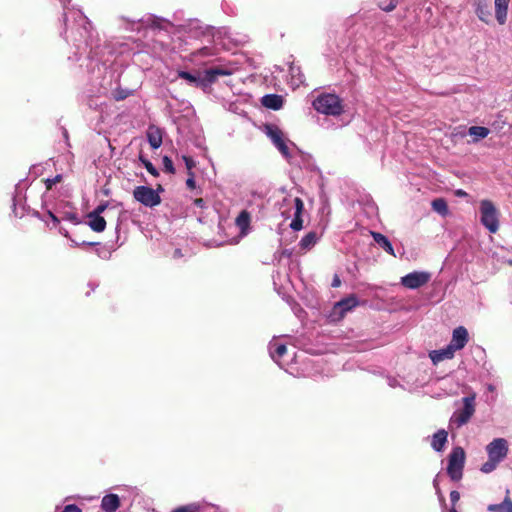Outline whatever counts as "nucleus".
I'll use <instances>...</instances> for the list:
<instances>
[{
	"label": "nucleus",
	"mask_w": 512,
	"mask_h": 512,
	"mask_svg": "<svg viewBox=\"0 0 512 512\" xmlns=\"http://www.w3.org/2000/svg\"><path fill=\"white\" fill-rule=\"evenodd\" d=\"M59 1L64 11V31L61 34L67 43L76 48L75 55L88 53V71L96 80L104 75L99 84L106 90L108 69L118 56L129 52V44L118 39L105 42L103 45L98 44V35L84 13L80 9L70 7V0Z\"/></svg>",
	"instance_id": "obj_1"
},
{
	"label": "nucleus",
	"mask_w": 512,
	"mask_h": 512,
	"mask_svg": "<svg viewBox=\"0 0 512 512\" xmlns=\"http://www.w3.org/2000/svg\"><path fill=\"white\" fill-rule=\"evenodd\" d=\"M118 27L124 31L141 33L144 30L150 29L153 32L171 33L175 27L169 19L156 16L154 14H146L141 18H129L120 16L117 18Z\"/></svg>",
	"instance_id": "obj_2"
},
{
	"label": "nucleus",
	"mask_w": 512,
	"mask_h": 512,
	"mask_svg": "<svg viewBox=\"0 0 512 512\" xmlns=\"http://www.w3.org/2000/svg\"><path fill=\"white\" fill-rule=\"evenodd\" d=\"M488 460L482 464L483 473H491L507 457L509 451L508 441L505 438H495L485 447Z\"/></svg>",
	"instance_id": "obj_3"
},
{
	"label": "nucleus",
	"mask_w": 512,
	"mask_h": 512,
	"mask_svg": "<svg viewBox=\"0 0 512 512\" xmlns=\"http://www.w3.org/2000/svg\"><path fill=\"white\" fill-rule=\"evenodd\" d=\"M280 210L284 217H292L290 228L293 231H300L303 228L302 213L304 210V203L299 197H284Z\"/></svg>",
	"instance_id": "obj_4"
},
{
	"label": "nucleus",
	"mask_w": 512,
	"mask_h": 512,
	"mask_svg": "<svg viewBox=\"0 0 512 512\" xmlns=\"http://www.w3.org/2000/svg\"><path fill=\"white\" fill-rule=\"evenodd\" d=\"M312 105L316 111L325 115L339 116L343 112L342 100L336 94H320Z\"/></svg>",
	"instance_id": "obj_5"
},
{
	"label": "nucleus",
	"mask_w": 512,
	"mask_h": 512,
	"mask_svg": "<svg viewBox=\"0 0 512 512\" xmlns=\"http://www.w3.org/2000/svg\"><path fill=\"white\" fill-rule=\"evenodd\" d=\"M479 210L481 224L490 233H496L499 229V214L493 202L488 199L481 200Z\"/></svg>",
	"instance_id": "obj_6"
},
{
	"label": "nucleus",
	"mask_w": 512,
	"mask_h": 512,
	"mask_svg": "<svg viewBox=\"0 0 512 512\" xmlns=\"http://www.w3.org/2000/svg\"><path fill=\"white\" fill-rule=\"evenodd\" d=\"M463 407L457 409L450 418V425L460 428L467 424L475 413V395L462 398Z\"/></svg>",
	"instance_id": "obj_7"
},
{
	"label": "nucleus",
	"mask_w": 512,
	"mask_h": 512,
	"mask_svg": "<svg viewBox=\"0 0 512 512\" xmlns=\"http://www.w3.org/2000/svg\"><path fill=\"white\" fill-rule=\"evenodd\" d=\"M465 451L462 447H454L448 456L447 473L451 480H460L463 475Z\"/></svg>",
	"instance_id": "obj_8"
},
{
	"label": "nucleus",
	"mask_w": 512,
	"mask_h": 512,
	"mask_svg": "<svg viewBox=\"0 0 512 512\" xmlns=\"http://www.w3.org/2000/svg\"><path fill=\"white\" fill-rule=\"evenodd\" d=\"M133 197L137 202L149 208H154L161 203V196L158 191L145 185L135 187Z\"/></svg>",
	"instance_id": "obj_9"
},
{
	"label": "nucleus",
	"mask_w": 512,
	"mask_h": 512,
	"mask_svg": "<svg viewBox=\"0 0 512 512\" xmlns=\"http://www.w3.org/2000/svg\"><path fill=\"white\" fill-rule=\"evenodd\" d=\"M431 274L426 271H413L401 277L400 284L408 289H418L429 282Z\"/></svg>",
	"instance_id": "obj_10"
},
{
	"label": "nucleus",
	"mask_w": 512,
	"mask_h": 512,
	"mask_svg": "<svg viewBox=\"0 0 512 512\" xmlns=\"http://www.w3.org/2000/svg\"><path fill=\"white\" fill-rule=\"evenodd\" d=\"M177 31L188 34L192 38L204 35L205 29L197 19H190L186 23L177 26Z\"/></svg>",
	"instance_id": "obj_11"
},
{
	"label": "nucleus",
	"mask_w": 512,
	"mask_h": 512,
	"mask_svg": "<svg viewBox=\"0 0 512 512\" xmlns=\"http://www.w3.org/2000/svg\"><path fill=\"white\" fill-rule=\"evenodd\" d=\"M359 304V301L355 295H349L346 298L341 299L335 303L333 307V314L338 315L339 318L343 317L345 313L351 311Z\"/></svg>",
	"instance_id": "obj_12"
},
{
	"label": "nucleus",
	"mask_w": 512,
	"mask_h": 512,
	"mask_svg": "<svg viewBox=\"0 0 512 512\" xmlns=\"http://www.w3.org/2000/svg\"><path fill=\"white\" fill-rule=\"evenodd\" d=\"M468 342V332L463 326H459L453 330L452 339L448 344L456 352L465 347Z\"/></svg>",
	"instance_id": "obj_13"
},
{
	"label": "nucleus",
	"mask_w": 512,
	"mask_h": 512,
	"mask_svg": "<svg viewBox=\"0 0 512 512\" xmlns=\"http://www.w3.org/2000/svg\"><path fill=\"white\" fill-rule=\"evenodd\" d=\"M268 350L272 360L276 362L281 368H283L281 359L287 353L286 345L273 340L269 343Z\"/></svg>",
	"instance_id": "obj_14"
},
{
	"label": "nucleus",
	"mask_w": 512,
	"mask_h": 512,
	"mask_svg": "<svg viewBox=\"0 0 512 512\" xmlns=\"http://www.w3.org/2000/svg\"><path fill=\"white\" fill-rule=\"evenodd\" d=\"M370 234L374 240V242L383 249L386 253L389 255L396 257L395 250L393 248V245L391 241L382 233L376 232V231H370Z\"/></svg>",
	"instance_id": "obj_15"
},
{
	"label": "nucleus",
	"mask_w": 512,
	"mask_h": 512,
	"mask_svg": "<svg viewBox=\"0 0 512 512\" xmlns=\"http://www.w3.org/2000/svg\"><path fill=\"white\" fill-rule=\"evenodd\" d=\"M455 351L447 345L444 348L438 349V350H432L429 352V358L433 362V364H438L439 362L446 360V359H452L454 357Z\"/></svg>",
	"instance_id": "obj_16"
},
{
	"label": "nucleus",
	"mask_w": 512,
	"mask_h": 512,
	"mask_svg": "<svg viewBox=\"0 0 512 512\" xmlns=\"http://www.w3.org/2000/svg\"><path fill=\"white\" fill-rule=\"evenodd\" d=\"M120 507V498L117 494H107L102 498L101 509L104 512H115Z\"/></svg>",
	"instance_id": "obj_17"
},
{
	"label": "nucleus",
	"mask_w": 512,
	"mask_h": 512,
	"mask_svg": "<svg viewBox=\"0 0 512 512\" xmlns=\"http://www.w3.org/2000/svg\"><path fill=\"white\" fill-rule=\"evenodd\" d=\"M448 433L444 429H440L432 435L431 447L436 452H441L447 443Z\"/></svg>",
	"instance_id": "obj_18"
},
{
	"label": "nucleus",
	"mask_w": 512,
	"mask_h": 512,
	"mask_svg": "<svg viewBox=\"0 0 512 512\" xmlns=\"http://www.w3.org/2000/svg\"><path fill=\"white\" fill-rule=\"evenodd\" d=\"M510 0H494L495 16L499 24H505L507 20L508 5Z\"/></svg>",
	"instance_id": "obj_19"
},
{
	"label": "nucleus",
	"mask_w": 512,
	"mask_h": 512,
	"mask_svg": "<svg viewBox=\"0 0 512 512\" xmlns=\"http://www.w3.org/2000/svg\"><path fill=\"white\" fill-rule=\"evenodd\" d=\"M321 234L316 231H310L305 236H303L299 242V247L301 250L308 251L313 248L316 243L320 240Z\"/></svg>",
	"instance_id": "obj_20"
},
{
	"label": "nucleus",
	"mask_w": 512,
	"mask_h": 512,
	"mask_svg": "<svg viewBox=\"0 0 512 512\" xmlns=\"http://www.w3.org/2000/svg\"><path fill=\"white\" fill-rule=\"evenodd\" d=\"M251 216L247 210H242L239 215L236 217L235 223L237 227L240 229V235L246 236L248 234L249 226H250Z\"/></svg>",
	"instance_id": "obj_21"
},
{
	"label": "nucleus",
	"mask_w": 512,
	"mask_h": 512,
	"mask_svg": "<svg viewBox=\"0 0 512 512\" xmlns=\"http://www.w3.org/2000/svg\"><path fill=\"white\" fill-rule=\"evenodd\" d=\"M262 105L272 110H278L283 105V98L277 94H266L262 97Z\"/></svg>",
	"instance_id": "obj_22"
},
{
	"label": "nucleus",
	"mask_w": 512,
	"mask_h": 512,
	"mask_svg": "<svg viewBox=\"0 0 512 512\" xmlns=\"http://www.w3.org/2000/svg\"><path fill=\"white\" fill-rule=\"evenodd\" d=\"M489 512H512V500L509 497V489H506V496L499 504H490L487 507Z\"/></svg>",
	"instance_id": "obj_23"
},
{
	"label": "nucleus",
	"mask_w": 512,
	"mask_h": 512,
	"mask_svg": "<svg viewBox=\"0 0 512 512\" xmlns=\"http://www.w3.org/2000/svg\"><path fill=\"white\" fill-rule=\"evenodd\" d=\"M289 75L291 78V85L296 88L304 83V75L301 72L300 67L291 65L289 67Z\"/></svg>",
	"instance_id": "obj_24"
},
{
	"label": "nucleus",
	"mask_w": 512,
	"mask_h": 512,
	"mask_svg": "<svg viewBox=\"0 0 512 512\" xmlns=\"http://www.w3.org/2000/svg\"><path fill=\"white\" fill-rule=\"evenodd\" d=\"M89 226L95 232H102L106 228V221L101 215L89 214Z\"/></svg>",
	"instance_id": "obj_25"
},
{
	"label": "nucleus",
	"mask_w": 512,
	"mask_h": 512,
	"mask_svg": "<svg viewBox=\"0 0 512 512\" xmlns=\"http://www.w3.org/2000/svg\"><path fill=\"white\" fill-rule=\"evenodd\" d=\"M231 71L221 67H214L205 71V78L208 82H214L218 76L230 75Z\"/></svg>",
	"instance_id": "obj_26"
},
{
	"label": "nucleus",
	"mask_w": 512,
	"mask_h": 512,
	"mask_svg": "<svg viewBox=\"0 0 512 512\" xmlns=\"http://www.w3.org/2000/svg\"><path fill=\"white\" fill-rule=\"evenodd\" d=\"M147 138L153 149H158L162 145V134L158 129L150 128L147 132Z\"/></svg>",
	"instance_id": "obj_27"
},
{
	"label": "nucleus",
	"mask_w": 512,
	"mask_h": 512,
	"mask_svg": "<svg viewBox=\"0 0 512 512\" xmlns=\"http://www.w3.org/2000/svg\"><path fill=\"white\" fill-rule=\"evenodd\" d=\"M476 14L481 21L487 24L491 21V11L486 3H483L481 1L478 2L476 7Z\"/></svg>",
	"instance_id": "obj_28"
},
{
	"label": "nucleus",
	"mask_w": 512,
	"mask_h": 512,
	"mask_svg": "<svg viewBox=\"0 0 512 512\" xmlns=\"http://www.w3.org/2000/svg\"><path fill=\"white\" fill-rule=\"evenodd\" d=\"M433 211L438 213L439 215L445 217L449 213L448 205L445 199L443 198H436L431 203Z\"/></svg>",
	"instance_id": "obj_29"
},
{
	"label": "nucleus",
	"mask_w": 512,
	"mask_h": 512,
	"mask_svg": "<svg viewBox=\"0 0 512 512\" xmlns=\"http://www.w3.org/2000/svg\"><path fill=\"white\" fill-rule=\"evenodd\" d=\"M489 132V129L483 126H471L468 130L469 135L474 137V142L487 137Z\"/></svg>",
	"instance_id": "obj_30"
},
{
	"label": "nucleus",
	"mask_w": 512,
	"mask_h": 512,
	"mask_svg": "<svg viewBox=\"0 0 512 512\" xmlns=\"http://www.w3.org/2000/svg\"><path fill=\"white\" fill-rule=\"evenodd\" d=\"M264 132L271 141L277 140V138L283 135L282 130L275 124H266Z\"/></svg>",
	"instance_id": "obj_31"
},
{
	"label": "nucleus",
	"mask_w": 512,
	"mask_h": 512,
	"mask_svg": "<svg viewBox=\"0 0 512 512\" xmlns=\"http://www.w3.org/2000/svg\"><path fill=\"white\" fill-rule=\"evenodd\" d=\"M272 143L285 158L288 159L290 157L288 143L285 141L284 135H281L277 140L272 141Z\"/></svg>",
	"instance_id": "obj_32"
},
{
	"label": "nucleus",
	"mask_w": 512,
	"mask_h": 512,
	"mask_svg": "<svg viewBox=\"0 0 512 512\" xmlns=\"http://www.w3.org/2000/svg\"><path fill=\"white\" fill-rule=\"evenodd\" d=\"M178 75H179V77H180L181 79H184V80H186V81H188V82H190V83H193V84H195V85H199V84H200V82H201V81H200V79H199V77H198L197 75L192 74V73L187 72V71H180V72L178 73Z\"/></svg>",
	"instance_id": "obj_33"
},
{
	"label": "nucleus",
	"mask_w": 512,
	"mask_h": 512,
	"mask_svg": "<svg viewBox=\"0 0 512 512\" xmlns=\"http://www.w3.org/2000/svg\"><path fill=\"white\" fill-rule=\"evenodd\" d=\"M140 161L143 163L144 167L151 175H153L154 177H157L159 175L157 168L152 164L151 161L142 156H140Z\"/></svg>",
	"instance_id": "obj_34"
},
{
	"label": "nucleus",
	"mask_w": 512,
	"mask_h": 512,
	"mask_svg": "<svg viewBox=\"0 0 512 512\" xmlns=\"http://www.w3.org/2000/svg\"><path fill=\"white\" fill-rule=\"evenodd\" d=\"M21 198L18 194L13 197V213L16 217H22L24 215L25 207H21V212H19L18 206L20 205Z\"/></svg>",
	"instance_id": "obj_35"
},
{
	"label": "nucleus",
	"mask_w": 512,
	"mask_h": 512,
	"mask_svg": "<svg viewBox=\"0 0 512 512\" xmlns=\"http://www.w3.org/2000/svg\"><path fill=\"white\" fill-rule=\"evenodd\" d=\"M199 510V505L196 503H191L188 505L180 506L171 512H197Z\"/></svg>",
	"instance_id": "obj_36"
},
{
	"label": "nucleus",
	"mask_w": 512,
	"mask_h": 512,
	"mask_svg": "<svg viewBox=\"0 0 512 512\" xmlns=\"http://www.w3.org/2000/svg\"><path fill=\"white\" fill-rule=\"evenodd\" d=\"M396 6H397L396 0H390L387 4L383 3V2L379 3V8L385 12H390V11L394 10L396 8Z\"/></svg>",
	"instance_id": "obj_37"
},
{
	"label": "nucleus",
	"mask_w": 512,
	"mask_h": 512,
	"mask_svg": "<svg viewBox=\"0 0 512 512\" xmlns=\"http://www.w3.org/2000/svg\"><path fill=\"white\" fill-rule=\"evenodd\" d=\"M62 219L66 220V221H69V222H71L73 224H78L79 223V217H78L77 213H75V212H66L62 216Z\"/></svg>",
	"instance_id": "obj_38"
},
{
	"label": "nucleus",
	"mask_w": 512,
	"mask_h": 512,
	"mask_svg": "<svg viewBox=\"0 0 512 512\" xmlns=\"http://www.w3.org/2000/svg\"><path fill=\"white\" fill-rule=\"evenodd\" d=\"M433 483H434V488H435L439 503L442 506V508H445L446 507L445 497H444L443 493L441 492V489L439 487V482H433Z\"/></svg>",
	"instance_id": "obj_39"
},
{
	"label": "nucleus",
	"mask_w": 512,
	"mask_h": 512,
	"mask_svg": "<svg viewBox=\"0 0 512 512\" xmlns=\"http://www.w3.org/2000/svg\"><path fill=\"white\" fill-rule=\"evenodd\" d=\"M163 164H164L165 171H167L168 173H171V174L174 173V171H175L174 165H173L172 160L169 157L165 156L163 158Z\"/></svg>",
	"instance_id": "obj_40"
},
{
	"label": "nucleus",
	"mask_w": 512,
	"mask_h": 512,
	"mask_svg": "<svg viewBox=\"0 0 512 512\" xmlns=\"http://www.w3.org/2000/svg\"><path fill=\"white\" fill-rule=\"evenodd\" d=\"M61 179H62V175H60V174L56 175L53 178L46 179L45 183H46L47 189H51L52 186L55 185L56 183L60 182Z\"/></svg>",
	"instance_id": "obj_41"
},
{
	"label": "nucleus",
	"mask_w": 512,
	"mask_h": 512,
	"mask_svg": "<svg viewBox=\"0 0 512 512\" xmlns=\"http://www.w3.org/2000/svg\"><path fill=\"white\" fill-rule=\"evenodd\" d=\"M60 512H82V509L76 504H67Z\"/></svg>",
	"instance_id": "obj_42"
},
{
	"label": "nucleus",
	"mask_w": 512,
	"mask_h": 512,
	"mask_svg": "<svg viewBox=\"0 0 512 512\" xmlns=\"http://www.w3.org/2000/svg\"><path fill=\"white\" fill-rule=\"evenodd\" d=\"M459 499H460V493L456 490H452L450 492V502H451L452 507L456 506Z\"/></svg>",
	"instance_id": "obj_43"
},
{
	"label": "nucleus",
	"mask_w": 512,
	"mask_h": 512,
	"mask_svg": "<svg viewBox=\"0 0 512 512\" xmlns=\"http://www.w3.org/2000/svg\"><path fill=\"white\" fill-rule=\"evenodd\" d=\"M107 206V203H102L98 205L90 214L101 215L106 210Z\"/></svg>",
	"instance_id": "obj_44"
},
{
	"label": "nucleus",
	"mask_w": 512,
	"mask_h": 512,
	"mask_svg": "<svg viewBox=\"0 0 512 512\" xmlns=\"http://www.w3.org/2000/svg\"><path fill=\"white\" fill-rule=\"evenodd\" d=\"M195 55H197V56H209V55H211V53H210V48H208V47H203V48L199 49V50L195 53Z\"/></svg>",
	"instance_id": "obj_45"
},
{
	"label": "nucleus",
	"mask_w": 512,
	"mask_h": 512,
	"mask_svg": "<svg viewBox=\"0 0 512 512\" xmlns=\"http://www.w3.org/2000/svg\"><path fill=\"white\" fill-rule=\"evenodd\" d=\"M47 215L52 220L54 226L59 224L60 219L52 211L48 210Z\"/></svg>",
	"instance_id": "obj_46"
},
{
	"label": "nucleus",
	"mask_w": 512,
	"mask_h": 512,
	"mask_svg": "<svg viewBox=\"0 0 512 512\" xmlns=\"http://www.w3.org/2000/svg\"><path fill=\"white\" fill-rule=\"evenodd\" d=\"M186 185L189 189H194L196 187V182L193 177V174L190 175V177L186 180Z\"/></svg>",
	"instance_id": "obj_47"
},
{
	"label": "nucleus",
	"mask_w": 512,
	"mask_h": 512,
	"mask_svg": "<svg viewBox=\"0 0 512 512\" xmlns=\"http://www.w3.org/2000/svg\"><path fill=\"white\" fill-rule=\"evenodd\" d=\"M387 383L392 388H396V387L400 386L398 380L395 377H388Z\"/></svg>",
	"instance_id": "obj_48"
},
{
	"label": "nucleus",
	"mask_w": 512,
	"mask_h": 512,
	"mask_svg": "<svg viewBox=\"0 0 512 512\" xmlns=\"http://www.w3.org/2000/svg\"><path fill=\"white\" fill-rule=\"evenodd\" d=\"M187 169L191 170L194 167V161L187 156H183Z\"/></svg>",
	"instance_id": "obj_49"
},
{
	"label": "nucleus",
	"mask_w": 512,
	"mask_h": 512,
	"mask_svg": "<svg viewBox=\"0 0 512 512\" xmlns=\"http://www.w3.org/2000/svg\"><path fill=\"white\" fill-rule=\"evenodd\" d=\"M341 284V281L339 279V277L336 275L333 280H332V287H339Z\"/></svg>",
	"instance_id": "obj_50"
},
{
	"label": "nucleus",
	"mask_w": 512,
	"mask_h": 512,
	"mask_svg": "<svg viewBox=\"0 0 512 512\" xmlns=\"http://www.w3.org/2000/svg\"><path fill=\"white\" fill-rule=\"evenodd\" d=\"M456 195H457L458 197H465V196H467L468 194H467L464 190L459 189V190H457V191H456Z\"/></svg>",
	"instance_id": "obj_51"
},
{
	"label": "nucleus",
	"mask_w": 512,
	"mask_h": 512,
	"mask_svg": "<svg viewBox=\"0 0 512 512\" xmlns=\"http://www.w3.org/2000/svg\"><path fill=\"white\" fill-rule=\"evenodd\" d=\"M203 203H204V201H203V199H202V198H199V199H196V200H195V204H196L197 206H199V207H202V206H203Z\"/></svg>",
	"instance_id": "obj_52"
},
{
	"label": "nucleus",
	"mask_w": 512,
	"mask_h": 512,
	"mask_svg": "<svg viewBox=\"0 0 512 512\" xmlns=\"http://www.w3.org/2000/svg\"><path fill=\"white\" fill-rule=\"evenodd\" d=\"M32 215L38 219L44 220L38 211L33 210Z\"/></svg>",
	"instance_id": "obj_53"
},
{
	"label": "nucleus",
	"mask_w": 512,
	"mask_h": 512,
	"mask_svg": "<svg viewBox=\"0 0 512 512\" xmlns=\"http://www.w3.org/2000/svg\"><path fill=\"white\" fill-rule=\"evenodd\" d=\"M155 190H157L158 194L160 195V193L164 191V188L161 185H158V187Z\"/></svg>",
	"instance_id": "obj_54"
},
{
	"label": "nucleus",
	"mask_w": 512,
	"mask_h": 512,
	"mask_svg": "<svg viewBox=\"0 0 512 512\" xmlns=\"http://www.w3.org/2000/svg\"><path fill=\"white\" fill-rule=\"evenodd\" d=\"M60 233L63 234L65 237H68V232L64 229H60Z\"/></svg>",
	"instance_id": "obj_55"
},
{
	"label": "nucleus",
	"mask_w": 512,
	"mask_h": 512,
	"mask_svg": "<svg viewBox=\"0 0 512 512\" xmlns=\"http://www.w3.org/2000/svg\"><path fill=\"white\" fill-rule=\"evenodd\" d=\"M96 243H93V242H86V241H83L82 242V245H89V246H92V245H95Z\"/></svg>",
	"instance_id": "obj_56"
},
{
	"label": "nucleus",
	"mask_w": 512,
	"mask_h": 512,
	"mask_svg": "<svg viewBox=\"0 0 512 512\" xmlns=\"http://www.w3.org/2000/svg\"><path fill=\"white\" fill-rule=\"evenodd\" d=\"M449 512H457L456 508L455 507H451L450 511Z\"/></svg>",
	"instance_id": "obj_57"
},
{
	"label": "nucleus",
	"mask_w": 512,
	"mask_h": 512,
	"mask_svg": "<svg viewBox=\"0 0 512 512\" xmlns=\"http://www.w3.org/2000/svg\"><path fill=\"white\" fill-rule=\"evenodd\" d=\"M509 263L512 265V259L509 261Z\"/></svg>",
	"instance_id": "obj_58"
}]
</instances>
